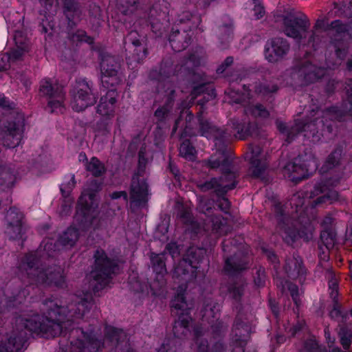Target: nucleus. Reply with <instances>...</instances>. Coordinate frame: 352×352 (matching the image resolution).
I'll return each instance as SVG.
<instances>
[{
  "label": "nucleus",
  "mask_w": 352,
  "mask_h": 352,
  "mask_svg": "<svg viewBox=\"0 0 352 352\" xmlns=\"http://www.w3.org/2000/svg\"><path fill=\"white\" fill-rule=\"evenodd\" d=\"M76 185L75 177L72 175L70 180L67 184H63L60 188L63 195L69 194Z\"/></svg>",
  "instance_id": "54"
},
{
  "label": "nucleus",
  "mask_w": 352,
  "mask_h": 352,
  "mask_svg": "<svg viewBox=\"0 0 352 352\" xmlns=\"http://www.w3.org/2000/svg\"><path fill=\"white\" fill-rule=\"evenodd\" d=\"M289 49L287 40L280 37L274 38L266 43L265 57L270 63H276L284 58Z\"/></svg>",
  "instance_id": "14"
},
{
  "label": "nucleus",
  "mask_w": 352,
  "mask_h": 352,
  "mask_svg": "<svg viewBox=\"0 0 352 352\" xmlns=\"http://www.w3.org/2000/svg\"><path fill=\"white\" fill-rule=\"evenodd\" d=\"M275 22L280 24L283 32L289 37L301 39L310 27L307 16L294 8L277 10L274 14Z\"/></svg>",
  "instance_id": "5"
},
{
  "label": "nucleus",
  "mask_w": 352,
  "mask_h": 352,
  "mask_svg": "<svg viewBox=\"0 0 352 352\" xmlns=\"http://www.w3.org/2000/svg\"><path fill=\"white\" fill-rule=\"evenodd\" d=\"M151 28L153 32L156 34H161V30L163 28V25L158 23H155L154 21H151Z\"/></svg>",
  "instance_id": "64"
},
{
  "label": "nucleus",
  "mask_w": 352,
  "mask_h": 352,
  "mask_svg": "<svg viewBox=\"0 0 352 352\" xmlns=\"http://www.w3.org/2000/svg\"><path fill=\"white\" fill-rule=\"evenodd\" d=\"M233 63V58L232 56L227 57L223 63L217 68V72L219 74L223 73L226 69Z\"/></svg>",
  "instance_id": "56"
},
{
  "label": "nucleus",
  "mask_w": 352,
  "mask_h": 352,
  "mask_svg": "<svg viewBox=\"0 0 352 352\" xmlns=\"http://www.w3.org/2000/svg\"><path fill=\"white\" fill-rule=\"evenodd\" d=\"M78 239V232L74 228H69L59 238L58 242L63 246L72 247Z\"/></svg>",
  "instance_id": "34"
},
{
  "label": "nucleus",
  "mask_w": 352,
  "mask_h": 352,
  "mask_svg": "<svg viewBox=\"0 0 352 352\" xmlns=\"http://www.w3.org/2000/svg\"><path fill=\"white\" fill-rule=\"evenodd\" d=\"M94 305L91 293L82 296L72 295L70 302L64 306L54 300L43 302L45 317L34 314L16 318V329L9 336L7 342L0 344V352H19L28 338V332L35 333L46 338L63 335L59 341L65 352H100L109 342L118 348L120 344L126 346L128 339L121 329L113 327L105 328V341L101 343L92 332L85 333L80 329H69L72 322L81 318Z\"/></svg>",
  "instance_id": "1"
},
{
  "label": "nucleus",
  "mask_w": 352,
  "mask_h": 352,
  "mask_svg": "<svg viewBox=\"0 0 352 352\" xmlns=\"http://www.w3.org/2000/svg\"><path fill=\"white\" fill-rule=\"evenodd\" d=\"M207 166L215 169L221 167L223 174L219 179L212 178L210 181L199 184V187L201 190L205 192L211 189H214L216 194L219 196H223L229 190L233 189L236 184L234 182L235 174L231 170V162L227 158L223 153L212 155L206 162Z\"/></svg>",
  "instance_id": "4"
},
{
  "label": "nucleus",
  "mask_w": 352,
  "mask_h": 352,
  "mask_svg": "<svg viewBox=\"0 0 352 352\" xmlns=\"http://www.w3.org/2000/svg\"><path fill=\"white\" fill-rule=\"evenodd\" d=\"M212 230L218 235L227 234L230 232L232 226L230 221L220 216H213L210 218Z\"/></svg>",
  "instance_id": "29"
},
{
  "label": "nucleus",
  "mask_w": 352,
  "mask_h": 352,
  "mask_svg": "<svg viewBox=\"0 0 352 352\" xmlns=\"http://www.w3.org/2000/svg\"><path fill=\"white\" fill-rule=\"evenodd\" d=\"M120 68V63L117 57L109 54H104L102 56L100 70L101 80L104 86L109 88L120 84L121 79L118 76Z\"/></svg>",
  "instance_id": "13"
},
{
  "label": "nucleus",
  "mask_w": 352,
  "mask_h": 352,
  "mask_svg": "<svg viewBox=\"0 0 352 352\" xmlns=\"http://www.w3.org/2000/svg\"><path fill=\"white\" fill-rule=\"evenodd\" d=\"M217 205L220 210H221L226 213L228 212V210L230 209V203L228 199L223 197H220L217 201Z\"/></svg>",
  "instance_id": "55"
},
{
  "label": "nucleus",
  "mask_w": 352,
  "mask_h": 352,
  "mask_svg": "<svg viewBox=\"0 0 352 352\" xmlns=\"http://www.w3.org/2000/svg\"><path fill=\"white\" fill-rule=\"evenodd\" d=\"M254 14L257 19L262 18L265 14L264 8L261 4H255L253 9Z\"/></svg>",
  "instance_id": "59"
},
{
  "label": "nucleus",
  "mask_w": 352,
  "mask_h": 352,
  "mask_svg": "<svg viewBox=\"0 0 352 352\" xmlns=\"http://www.w3.org/2000/svg\"><path fill=\"white\" fill-rule=\"evenodd\" d=\"M71 94L72 107L78 112L85 110L96 102V97L92 92L91 85L84 79L76 81Z\"/></svg>",
  "instance_id": "11"
},
{
  "label": "nucleus",
  "mask_w": 352,
  "mask_h": 352,
  "mask_svg": "<svg viewBox=\"0 0 352 352\" xmlns=\"http://www.w3.org/2000/svg\"><path fill=\"white\" fill-rule=\"evenodd\" d=\"M278 87L276 85L267 82L259 84L256 87V91L263 95L274 93L276 91Z\"/></svg>",
  "instance_id": "47"
},
{
  "label": "nucleus",
  "mask_w": 352,
  "mask_h": 352,
  "mask_svg": "<svg viewBox=\"0 0 352 352\" xmlns=\"http://www.w3.org/2000/svg\"><path fill=\"white\" fill-rule=\"evenodd\" d=\"M284 269L289 278L299 279L300 282L304 280L306 269L303 266L302 258L300 256L294 255L287 259Z\"/></svg>",
  "instance_id": "24"
},
{
  "label": "nucleus",
  "mask_w": 352,
  "mask_h": 352,
  "mask_svg": "<svg viewBox=\"0 0 352 352\" xmlns=\"http://www.w3.org/2000/svg\"><path fill=\"white\" fill-rule=\"evenodd\" d=\"M85 168L96 177L102 176L106 172L104 164L96 157H91L89 162H87Z\"/></svg>",
  "instance_id": "33"
},
{
  "label": "nucleus",
  "mask_w": 352,
  "mask_h": 352,
  "mask_svg": "<svg viewBox=\"0 0 352 352\" xmlns=\"http://www.w3.org/2000/svg\"><path fill=\"white\" fill-rule=\"evenodd\" d=\"M225 253V270L229 274H235L245 270L248 266L247 256L238 250L234 239L225 240L223 243Z\"/></svg>",
  "instance_id": "10"
},
{
  "label": "nucleus",
  "mask_w": 352,
  "mask_h": 352,
  "mask_svg": "<svg viewBox=\"0 0 352 352\" xmlns=\"http://www.w3.org/2000/svg\"><path fill=\"white\" fill-rule=\"evenodd\" d=\"M137 32H131L129 34L127 38L131 41L133 45L140 46L141 45V42L139 39L136 38Z\"/></svg>",
  "instance_id": "63"
},
{
  "label": "nucleus",
  "mask_w": 352,
  "mask_h": 352,
  "mask_svg": "<svg viewBox=\"0 0 352 352\" xmlns=\"http://www.w3.org/2000/svg\"><path fill=\"white\" fill-rule=\"evenodd\" d=\"M320 239L327 249H331L333 247L335 243L334 236L328 230H324L321 232Z\"/></svg>",
  "instance_id": "44"
},
{
  "label": "nucleus",
  "mask_w": 352,
  "mask_h": 352,
  "mask_svg": "<svg viewBox=\"0 0 352 352\" xmlns=\"http://www.w3.org/2000/svg\"><path fill=\"white\" fill-rule=\"evenodd\" d=\"M25 299L23 291H17L14 294L7 289L3 296L0 297V314L8 318L16 313L17 307L21 304Z\"/></svg>",
  "instance_id": "16"
},
{
  "label": "nucleus",
  "mask_w": 352,
  "mask_h": 352,
  "mask_svg": "<svg viewBox=\"0 0 352 352\" xmlns=\"http://www.w3.org/2000/svg\"><path fill=\"white\" fill-rule=\"evenodd\" d=\"M339 338L340 340V344H342L344 349H349L351 344L352 337L339 336Z\"/></svg>",
  "instance_id": "60"
},
{
  "label": "nucleus",
  "mask_w": 352,
  "mask_h": 352,
  "mask_svg": "<svg viewBox=\"0 0 352 352\" xmlns=\"http://www.w3.org/2000/svg\"><path fill=\"white\" fill-rule=\"evenodd\" d=\"M71 39L73 42L76 41H85L88 43L94 42L93 38L87 35V33L81 30H77L76 32L71 35Z\"/></svg>",
  "instance_id": "48"
},
{
  "label": "nucleus",
  "mask_w": 352,
  "mask_h": 352,
  "mask_svg": "<svg viewBox=\"0 0 352 352\" xmlns=\"http://www.w3.org/2000/svg\"><path fill=\"white\" fill-rule=\"evenodd\" d=\"M38 258L36 252L25 254L21 260L19 270L22 276H26L32 283L63 287L65 285L63 270L59 266H51L46 270L38 266Z\"/></svg>",
  "instance_id": "3"
},
{
  "label": "nucleus",
  "mask_w": 352,
  "mask_h": 352,
  "mask_svg": "<svg viewBox=\"0 0 352 352\" xmlns=\"http://www.w3.org/2000/svg\"><path fill=\"white\" fill-rule=\"evenodd\" d=\"M204 254V250L190 248L185 256L175 266L173 277L185 282L192 281L197 277V264Z\"/></svg>",
  "instance_id": "8"
},
{
  "label": "nucleus",
  "mask_w": 352,
  "mask_h": 352,
  "mask_svg": "<svg viewBox=\"0 0 352 352\" xmlns=\"http://www.w3.org/2000/svg\"><path fill=\"white\" fill-rule=\"evenodd\" d=\"M329 182H320L316 184L311 192L313 197L318 196L314 201V206L323 204H333L340 201L339 195L337 191L330 188Z\"/></svg>",
  "instance_id": "19"
},
{
  "label": "nucleus",
  "mask_w": 352,
  "mask_h": 352,
  "mask_svg": "<svg viewBox=\"0 0 352 352\" xmlns=\"http://www.w3.org/2000/svg\"><path fill=\"white\" fill-rule=\"evenodd\" d=\"M276 124L279 131L286 135V141L288 143H289L294 139V136L298 133L296 131L297 127L296 126V123L289 129H288L285 123L280 120H277Z\"/></svg>",
  "instance_id": "40"
},
{
  "label": "nucleus",
  "mask_w": 352,
  "mask_h": 352,
  "mask_svg": "<svg viewBox=\"0 0 352 352\" xmlns=\"http://www.w3.org/2000/svg\"><path fill=\"white\" fill-rule=\"evenodd\" d=\"M14 39L18 48L23 51L29 50V41L21 32L16 31L14 35Z\"/></svg>",
  "instance_id": "43"
},
{
  "label": "nucleus",
  "mask_w": 352,
  "mask_h": 352,
  "mask_svg": "<svg viewBox=\"0 0 352 352\" xmlns=\"http://www.w3.org/2000/svg\"><path fill=\"white\" fill-rule=\"evenodd\" d=\"M94 188H87L82 191L78 202L77 214L81 215L85 219V222H91L92 218V205L96 193L100 188V186L96 181L92 182Z\"/></svg>",
  "instance_id": "15"
},
{
  "label": "nucleus",
  "mask_w": 352,
  "mask_h": 352,
  "mask_svg": "<svg viewBox=\"0 0 352 352\" xmlns=\"http://www.w3.org/2000/svg\"><path fill=\"white\" fill-rule=\"evenodd\" d=\"M119 9L124 14L133 13L138 8V0H118Z\"/></svg>",
  "instance_id": "41"
},
{
  "label": "nucleus",
  "mask_w": 352,
  "mask_h": 352,
  "mask_svg": "<svg viewBox=\"0 0 352 352\" xmlns=\"http://www.w3.org/2000/svg\"><path fill=\"white\" fill-rule=\"evenodd\" d=\"M15 181V175L11 167L8 166H0V186L10 188Z\"/></svg>",
  "instance_id": "32"
},
{
  "label": "nucleus",
  "mask_w": 352,
  "mask_h": 352,
  "mask_svg": "<svg viewBox=\"0 0 352 352\" xmlns=\"http://www.w3.org/2000/svg\"><path fill=\"white\" fill-rule=\"evenodd\" d=\"M329 276L331 277L329 282V288L330 290V296L333 301V307L330 311L329 316L332 319L336 320L339 323V320H347L349 319V315L346 311H344L342 309L341 305L338 303L337 298L338 296V280L333 273H329Z\"/></svg>",
  "instance_id": "21"
},
{
  "label": "nucleus",
  "mask_w": 352,
  "mask_h": 352,
  "mask_svg": "<svg viewBox=\"0 0 352 352\" xmlns=\"http://www.w3.org/2000/svg\"><path fill=\"white\" fill-rule=\"evenodd\" d=\"M232 25L231 24H226L219 28V34L221 39L229 41L232 35Z\"/></svg>",
  "instance_id": "52"
},
{
  "label": "nucleus",
  "mask_w": 352,
  "mask_h": 352,
  "mask_svg": "<svg viewBox=\"0 0 352 352\" xmlns=\"http://www.w3.org/2000/svg\"><path fill=\"white\" fill-rule=\"evenodd\" d=\"M177 36H179V32H174L173 34L170 36L169 41L171 44L172 48L175 51H181L184 49H185L188 46V43L185 42V43L182 44L181 45H179L177 42V39H176Z\"/></svg>",
  "instance_id": "51"
},
{
  "label": "nucleus",
  "mask_w": 352,
  "mask_h": 352,
  "mask_svg": "<svg viewBox=\"0 0 352 352\" xmlns=\"http://www.w3.org/2000/svg\"><path fill=\"white\" fill-rule=\"evenodd\" d=\"M116 97L117 93L113 89L108 91L105 96L101 97L97 106V113L104 117H113Z\"/></svg>",
  "instance_id": "25"
},
{
  "label": "nucleus",
  "mask_w": 352,
  "mask_h": 352,
  "mask_svg": "<svg viewBox=\"0 0 352 352\" xmlns=\"http://www.w3.org/2000/svg\"><path fill=\"white\" fill-rule=\"evenodd\" d=\"M151 261L153 270L159 275H163L166 272L164 255L155 253L151 254Z\"/></svg>",
  "instance_id": "38"
},
{
  "label": "nucleus",
  "mask_w": 352,
  "mask_h": 352,
  "mask_svg": "<svg viewBox=\"0 0 352 352\" xmlns=\"http://www.w3.org/2000/svg\"><path fill=\"white\" fill-rule=\"evenodd\" d=\"M250 173L254 177H261L267 167V153L261 146L254 145L251 147L250 156Z\"/></svg>",
  "instance_id": "18"
},
{
  "label": "nucleus",
  "mask_w": 352,
  "mask_h": 352,
  "mask_svg": "<svg viewBox=\"0 0 352 352\" xmlns=\"http://www.w3.org/2000/svg\"><path fill=\"white\" fill-rule=\"evenodd\" d=\"M171 307L173 311L176 310L180 311L181 313H177V314L184 315L187 314V310L189 309L187 302L185 300L184 294H178L175 296L174 299L171 302Z\"/></svg>",
  "instance_id": "39"
},
{
  "label": "nucleus",
  "mask_w": 352,
  "mask_h": 352,
  "mask_svg": "<svg viewBox=\"0 0 352 352\" xmlns=\"http://www.w3.org/2000/svg\"><path fill=\"white\" fill-rule=\"evenodd\" d=\"M189 325V320L188 319H186V318H184V319H180L179 321L176 322H175V325L173 328L174 331H175V333H176V330L178 327H182L184 329V331L182 332V333H184V331H187V328Z\"/></svg>",
  "instance_id": "57"
},
{
  "label": "nucleus",
  "mask_w": 352,
  "mask_h": 352,
  "mask_svg": "<svg viewBox=\"0 0 352 352\" xmlns=\"http://www.w3.org/2000/svg\"><path fill=\"white\" fill-rule=\"evenodd\" d=\"M195 343L197 345V352H208V341L201 338V332L198 329L195 331Z\"/></svg>",
  "instance_id": "45"
},
{
  "label": "nucleus",
  "mask_w": 352,
  "mask_h": 352,
  "mask_svg": "<svg viewBox=\"0 0 352 352\" xmlns=\"http://www.w3.org/2000/svg\"><path fill=\"white\" fill-rule=\"evenodd\" d=\"M64 13L67 18L69 23L75 24L80 21L81 10L78 3L73 0H64Z\"/></svg>",
  "instance_id": "28"
},
{
  "label": "nucleus",
  "mask_w": 352,
  "mask_h": 352,
  "mask_svg": "<svg viewBox=\"0 0 352 352\" xmlns=\"http://www.w3.org/2000/svg\"><path fill=\"white\" fill-rule=\"evenodd\" d=\"M199 130L202 135L207 138H214L215 141H219L221 139L226 141H230L232 139V134L226 131L217 129L214 125L202 117L199 118Z\"/></svg>",
  "instance_id": "23"
},
{
  "label": "nucleus",
  "mask_w": 352,
  "mask_h": 352,
  "mask_svg": "<svg viewBox=\"0 0 352 352\" xmlns=\"http://www.w3.org/2000/svg\"><path fill=\"white\" fill-rule=\"evenodd\" d=\"M232 128L236 131L234 135L236 138L239 140H245L248 136L253 135L254 126L250 123L246 125L245 121H240L239 119H232L230 120Z\"/></svg>",
  "instance_id": "27"
},
{
  "label": "nucleus",
  "mask_w": 352,
  "mask_h": 352,
  "mask_svg": "<svg viewBox=\"0 0 352 352\" xmlns=\"http://www.w3.org/2000/svg\"><path fill=\"white\" fill-rule=\"evenodd\" d=\"M340 152L339 151H335L332 152L328 157L325 164L321 168V171L323 173L327 171L329 169L336 166L340 160Z\"/></svg>",
  "instance_id": "42"
},
{
  "label": "nucleus",
  "mask_w": 352,
  "mask_h": 352,
  "mask_svg": "<svg viewBox=\"0 0 352 352\" xmlns=\"http://www.w3.org/2000/svg\"><path fill=\"white\" fill-rule=\"evenodd\" d=\"M27 51H23L21 48H16L13 50L10 54V58L14 60H18L21 58L25 52Z\"/></svg>",
  "instance_id": "62"
},
{
  "label": "nucleus",
  "mask_w": 352,
  "mask_h": 352,
  "mask_svg": "<svg viewBox=\"0 0 352 352\" xmlns=\"http://www.w3.org/2000/svg\"><path fill=\"white\" fill-rule=\"evenodd\" d=\"M130 199L137 206H140L148 200L147 184L144 179H140L138 176H134L132 178Z\"/></svg>",
  "instance_id": "22"
},
{
  "label": "nucleus",
  "mask_w": 352,
  "mask_h": 352,
  "mask_svg": "<svg viewBox=\"0 0 352 352\" xmlns=\"http://www.w3.org/2000/svg\"><path fill=\"white\" fill-rule=\"evenodd\" d=\"M175 209L177 212V217L181 219L183 223L188 224L192 222L191 210L188 206L177 201Z\"/></svg>",
  "instance_id": "35"
},
{
  "label": "nucleus",
  "mask_w": 352,
  "mask_h": 352,
  "mask_svg": "<svg viewBox=\"0 0 352 352\" xmlns=\"http://www.w3.org/2000/svg\"><path fill=\"white\" fill-rule=\"evenodd\" d=\"M39 92L41 95L49 97L47 109L50 113L57 110L61 111L65 100V92L61 86L50 79L41 81Z\"/></svg>",
  "instance_id": "12"
},
{
  "label": "nucleus",
  "mask_w": 352,
  "mask_h": 352,
  "mask_svg": "<svg viewBox=\"0 0 352 352\" xmlns=\"http://www.w3.org/2000/svg\"><path fill=\"white\" fill-rule=\"evenodd\" d=\"M246 114H250L254 118H266L269 116V111L260 104H249L244 108Z\"/></svg>",
  "instance_id": "37"
},
{
  "label": "nucleus",
  "mask_w": 352,
  "mask_h": 352,
  "mask_svg": "<svg viewBox=\"0 0 352 352\" xmlns=\"http://www.w3.org/2000/svg\"><path fill=\"white\" fill-rule=\"evenodd\" d=\"M284 177L295 183L307 178V169L305 166L296 162L287 163L283 169Z\"/></svg>",
  "instance_id": "26"
},
{
  "label": "nucleus",
  "mask_w": 352,
  "mask_h": 352,
  "mask_svg": "<svg viewBox=\"0 0 352 352\" xmlns=\"http://www.w3.org/2000/svg\"><path fill=\"white\" fill-rule=\"evenodd\" d=\"M24 214L16 207H11L7 212L6 220L8 223L6 233L10 238L14 239L21 236Z\"/></svg>",
  "instance_id": "17"
},
{
  "label": "nucleus",
  "mask_w": 352,
  "mask_h": 352,
  "mask_svg": "<svg viewBox=\"0 0 352 352\" xmlns=\"http://www.w3.org/2000/svg\"><path fill=\"white\" fill-rule=\"evenodd\" d=\"M111 198L113 199H116L120 197H123L124 200L127 201H128V195L126 191H118V192H113L110 195Z\"/></svg>",
  "instance_id": "61"
},
{
  "label": "nucleus",
  "mask_w": 352,
  "mask_h": 352,
  "mask_svg": "<svg viewBox=\"0 0 352 352\" xmlns=\"http://www.w3.org/2000/svg\"><path fill=\"white\" fill-rule=\"evenodd\" d=\"M311 118L317 116L316 118L309 122L302 120L296 121L298 133L300 131H310L313 136L318 133L317 125L320 124L321 126H327L329 132L332 131V126L328 124V120L333 121L334 120H340L342 119V112L337 107H331L325 111L317 109L315 112L314 109L311 111Z\"/></svg>",
  "instance_id": "7"
},
{
  "label": "nucleus",
  "mask_w": 352,
  "mask_h": 352,
  "mask_svg": "<svg viewBox=\"0 0 352 352\" xmlns=\"http://www.w3.org/2000/svg\"><path fill=\"white\" fill-rule=\"evenodd\" d=\"M179 155L188 161L193 162L197 158V151L188 140H185L179 147Z\"/></svg>",
  "instance_id": "36"
},
{
  "label": "nucleus",
  "mask_w": 352,
  "mask_h": 352,
  "mask_svg": "<svg viewBox=\"0 0 352 352\" xmlns=\"http://www.w3.org/2000/svg\"><path fill=\"white\" fill-rule=\"evenodd\" d=\"M288 289L290 292V294L292 297V299L294 303L298 307L300 305V300L298 297V288L296 285L289 284L288 286Z\"/></svg>",
  "instance_id": "53"
},
{
  "label": "nucleus",
  "mask_w": 352,
  "mask_h": 352,
  "mask_svg": "<svg viewBox=\"0 0 352 352\" xmlns=\"http://www.w3.org/2000/svg\"><path fill=\"white\" fill-rule=\"evenodd\" d=\"M338 336L352 337V327L349 326L347 320H339Z\"/></svg>",
  "instance_id": "50"
},
{
  "label": "nucleus",
  "mask_w": 352,
  "mask_h": 352,
  "mask_svg": "<svg viewBox=\"0 0 352 352\" xmlns=\"http://www.w3.org/2000/svg\"><path fill=\"white\" fill-rule=\"evenodd\" d=\"M301 352H322L318 342L313 339L305 342Z\"/></svg>",
  "instance_id": "46"
},
{
  "label": "nucleus",
  "mask_w": 352,
  "mask_h": 352,
  "mask_svg": "<svg viewBox=\"0 0 352 352\" xmlns=\"http://www.w3.org/2000/svg\"><path fill=\"white\" fill-rule=\"evenodd\" d=\"M246 283L243 280H239L228 286V294L230 298L236 302H239L244 294Z\"/></svg>",
  "instance_id": "31"
},
{
  "label": "nucleus",
  "mask_w": 352,
  "mask_h": 352,
  "mask_svg": "<svg viewBox=\"0 0 352 352\" xmlns=\"http://www.w3.org/2000/svg\"><path fill=\"white\" fill-rule=\"evenodd\" d=\"M175 92L174 89H170L164 105L155 111V116L159 121L164 120L172 110L174 103Z\"/></svg>",
  "instance_id": "30"
},
{
  "label": "nucleus",
  "mask_w": 352,
  "mask_h": 352,
  "mask_svg": "<svg viewBox=\"0 0 352 352\" xmlns=\"http://www.w3.org/2000/svg\"><path fill=\"white\" fill-rule=\"evenodd\" d=\"M189 325V320L188 319H186V318H184V319H180L179 321L176 322H175V325L173 328L174 331H175V333H176V330L178 327H182L184 329V331L182 332V333H184V331H187V328Z\"/></svg>",
  "instance_id": "58"
},
{
  "label": "nucleus",
  "mask_w": 352,
  "mask_h": 352,
  "mask_svg": "<svg viewBox=\"0 0 352 352\" xmlns=\"http://www.w3.org/2000/svg\"><path fill=\"white\" fill-rule=\"evenodd\" d=\"M95 263L89 274V284L96 294L105 288L111 281L117 265L109 258L104 250H97L94 254Z\"/></svg>",
  "instance_id": "6"
},
{
  "label": "nucleus",
  "mask_w": 352,
  "mask_h": 352,
  "mask_svg": "<svg viewBox=\"0 0 352 352\" xmlns=\"http://www.w3.org/2000/svg\"><path fill=\"white\" fill-rule=\"evenodd\" d=\"M0 144L6 148L18 146L25 131L24 115L14 108L7 98L0 95Z\"/></svg>",
  "instance_id": "2"
},
{
  "label": "nucleus",
  "mask_w": 352,
  "mask_h": 352,
  "mask_svg": "<svg viewBox=\"0 0 352 352\" xmlns=\"http://www.w3.org/2000/svg\"><path fill=\"white\" fill-rule=\"evenodd\" d=\"M298 232L296 229L292 228L285 229L283 233V238L287 243H292L294 242L298 239Z\"/></svg>",
  "instance_id": "49"
},
{
  "label": "nucleus",
  "mask_w": 352,
  "mask_h": 352,
  "mask_svg": "<svg viewBox=\"0 0 352 352\" xmlns=\"http://www.w3.org/2000/svg\"><path fill=\"white\" fill-rule=\"evenodd\" d=\"M323 67H317L307 60H300L295 63L291 70V78L300 85H308L317 81L325 75Z\"/></svg>",
  "instance_id": "9"
},
{
  "label": "nucleus",
  "mask_w": 352,
  "mask_h": 352,
  "mask_svg": "<svg viewBox=\"0 0 352 352\" xmlns=\"http://www.w3.org/2000/svg\"><path fill=\"white\" fill-rule=\"evenodd\" d=\"M332 30L337 32L336 37L332 41V44L335 49L336 54L340 59H343L347 53V43L344 38L342 33L346 31V26L341 21L336 20L331 23Z\"/></svg>",
  "instance_id": "20"
}]
</instances>
